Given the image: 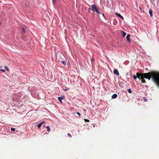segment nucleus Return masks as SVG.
<instances>
[{"instance_id":"1","label":"nucleus","mask_w":159,"mask_h":159,"mask_svg":"<svg viewBox=\"0 0 159 159\" xmlns=\"http://www.w3.org/2000/svg\"><path fill=\"white\" fill-rule=\"evenodd\" d=\"M136 76L139 80H144V78L150 80H159V72L155 71H150L146 73H136Z\"/></svg>"},{"instance_id":"2","label":"nucleus","mask_w":159,"mask_h":159,"mask_svg":"<svg viewBox=\"0 0 159 159\" xmlns=\"http://www.w3.org/2000/svg\"><path fill=\"white\" fill-rule=\"evenodd\" d=\"M91 10L93 12H96L98 14H101L102 13L100 12L98 10V8L97 7L95 4H93L92 5Z\"/></svg>"},{"instance_id":"3","label":"nucleus","mask_w":159,"mask_h":159,"mask_svg":"<svg viewBox=\"0 0 159 159\" xmlns=\"http://www.w3.org/2000/svg\"><path fill=\"white\" fill-rule=\"evenodd\" d=\"M113 73L114 75H116L117 76L119 75V73L117 69H114L113 70Z\"/></svg>"},{"instance_id":"4","label":"nucleus","mask_w":159,"mask_h":159,"mask_svg":"<svg viewBox=\"0 0 159 159\" xmlns=\"http://www.w3.org/2000/svg\"><path fill=\"white\" fill-rule=\"evenodd\" d=\"M120 32L121 34H122V37L124 38L126 35V33L125 32L122 30H121L120 31Z\"/></svg>"},{"instance_id":"5","label":"nucleus","mask_w":159,"mask_h":159,"mask_svg":"<svg viewBox=\"0 0 159 159\" xmlns=\"http://www.w3.org/2000/svg\"><path fill=\"white\" fill-rule=\"evenodd\" d=\"M115 14L116 15V16L120 17L121 19L123 20L124 19V18L123 17V16H122L120 14L116 12Z\"/></svg>"},{"instance_id":"6","label":"nucleus","mask_w":159,"mask_h":159,"mask_svg":"<svg viewBox=\"0 0 159 159\" xmlns=\"http://www.w3.org/2000/svg\"><path fill=\"white\" fill-rule=\"evenodd\" d=\"M130 35L129 34H128L126 37V39L127 41H128V42H129V43H131V41L130 39Z\"/></svg>"},{"instance_id":"7","label":"nucleus","mask_w":159,"mask_h":159,"mask_svg":"<svg viewBox=\"0 0 159 159\" xmlns=\"http://www.w3.org/2000/svg\"><path fill=\"white\" fill-rule=\"evenodd\" d=\"M64 98L65 97L64 96L61 97H59L58 98V100L62 103V99H64Z\"/></svg>"},{"instance_id":"8","label":"nucleus","mask_w":159,"mask_h":159,"mask_svg":"<svg viewBox=\"0 0 159 159\" xmlns=\"http://www.w3.org/2000/svg\"><path fill=\"white\" fill-rule=\"evenodd\" d=\"M149 14L150 15V16L151 17H152V9H150L149 10Z\"/></svg>"},{"instance_id":"9","label":"nucleus","mask_w":159,"mask_h":159,"mask_svg":"<svg viewBox=\"0 0 159 159\" xmlns=\"http://www.w3.org/2000/svg\"><path fill=\"white\" fill-rule=\"evenodd\" d=\"M131 77V74H127V75L126 79L127 80H129L130 79V78Z\"/></svg>"},{"instance_id":"10","label":"nucleus","mask_w":159,"mask_h":159,"mask_svg":"<svg viewBox=\"0 0 159 159\" xmlns=\"http://www.w3.org/2000/svg\"><path fill=\"white\" fill-rule=\"evenodd\" d=\"M154 82L159 87V80H153Z\"/></svg>"},{"instance_id":"11","label":"nucleus","mask_w":159,"mask_h":159,"mask_svg":"<svg viewBox=\"0 0 159 159\" xmlns=\"http://www.w3.org/2000/svg\"><path fill=\"white\" fill-rule=\"evenodd\" d=\"M45 122L43 121L42 122H41L40 123H39V124L38 125V127L39 128H40L41 127V126L42 124L44 123H45Z\"/></svg>"},{"instance_id":"12","label":"nucleus","mask_w":159,"mask_h":159,"mask_svg":"<svg viewBox=\"0 0 159 159\" xmlns=\"http://www.w3.org/2000/svg\"><path fill=\"white\" fill-rule=\"evenodd\" d=\"M117 97V95L116 94H114L112 95V99H114L116 98Z\"/></svg>"},{"instance_id":"13","label":"nucleus","mask_w":159,"mask_h":159,"mask_svg":"<svg viewBox=\"0 0 159 159\" xmlns=\"http://www.w3.org/2000/svg\"><path fill=\"white\" fill-rule=\"evenodd\" d=\"M58 61H61L62 63L64 65H66V61H60L59 60H58Z\"/></svg>"},{"instance_id":"14","label":"nucleus","mask_w":159,"mask_h":159,"mask_svg":"<svg viewBox=\"0 0 159 159\" xmlns=\"http://www.w3.org/2000/svg\"><path fill=\"white\" fill-rule=\"evenodd\" d=\"M94 60H95V59L93 58H91V63H92V65H93V63H94Z\"/></svg>"},{"instance_id":"15","label":"nucleus","mask_w":159,"mask_h":159,"mask_svg":"<svg viewBox=\"0 0 159 159\" xmlns=\"http://www.w3.org/2000/svg\"><path fill=\"white\" fill-rule=\"evenodd\" d=\"M46 128L47 129V131L49 132L50 129L49 127V126H46Z\"/></svg>"},{"instance_id":"16","label":"nucleus","mask_w":159,"mask_h":159,"mask_svg":"<svg viewBox=\"0 0 159 159\" xmlns=\"http://www.w3.org/2000/svg\"><path fill=\"white\" fill-rule=\"evenodd\" d=\"M133 77L134 80H136L137 79V76L136 75H133Z\"/></svg>"},{"instance_id":"17","label":"nucleus","mask_w":159,"mask_h":159,"mask_svg":"<svg viewBox=\"0 0 159 159\" xmlns=\"http://www.w3.org/2000/svg\"><path fill=\"white\" fill-rule=\"evenodd\" d=\"M5 71V70L4 69H0V73L3 72H4Z\"/></svg>"},{"instance_id":"18","label":"nucleus","mask_w":159,"mask_h":159,"mask_svg":"<svg viewBox=\"0 0 159 159\" xmlns=\"http://www.w3.org/2000/svg\"><path fill=\"white\" fill-rule=\"evenodd\" d=\"M5 69L6 70H7V71H9V69L8 68V67H7V66H5Z\"/></svg>"},{"instance_id":"19","label":"nucleus","mask_w":159,"mask_h":159,"mask_svg":"<svg viewBox=\"0 0 159 159\" xmlns=\"http://www.w3.org/2000/svg\"><path fill=\"white\" fill-rule=\"evenodd\" d=\"M56 0H52V3L53 4H54L56 3Z\"/></svg>"},{"instance_id":"20","label":"nucleus","mask_w":159,"mask_h":159,"mask_svg":"<svg viewBox=\"0 0 159 159\" xmlns=\"http://www.w3.org/2000/svg\"><path fill=\"white\" fill-rule=\"evenodd\" d=\"M84 120L85 122H89V120L88 119H84Z\"/></svg>"},{"instance_id":"21","label":"nucleus","mask_w":159,"mask_h":159,"mask_svg":"<svg viewBox=\"0 0 159 159\" xmlns=\"http://www.w3.org/2000/svg\"><path fill=\"white\" fill-rule=\"evenodd\" d=\"M11 131H15V128H11Z\"/></svg>"},{"instance_id":"22","label":"nucleus","mask_w":159,"mask_h":159,"mask_svg":"<svg viewBox=\"0 0 159 159\" xmlns=\"http://www.w3.org/2000/svg\"><path fill=\"white\" fill-rule=\"evenodd\" d=\"M128 92L129 93H131V90L130 89H128Z\"/></svg>"},{"instance_id":"23","label":"nucleus","mask_w":159,"mask_h":159,"mask_svg":"<svg viewBox=\"0 0 159 159\" xmlns=\"http://www.w3.org/2000/svg\"><path fill=\"white\" fill-rule=\"evenodd\" d=\"M67 65L68 66H70V62H69V61H68L67 62Z\"/></svg>"},{"instance_id":"24","label":"nucleus","mask_w":159,"mask_h":159,"mask_svg":"<svg viewBox=\"0 0 159 159\" xmlns=\"http://www.w3.org/2000/svg\"><path fill=\"white\" fill-rule=\"evenodd\" d=\"M102 16H103V17L106 20V17H105V16L104 14H103H103H102Z\"/></svg>"},{"instance_id":"25","label":"nucleus","mask_w":159,"mask_h":159,"mask_svg":"<svg viewBox=\"0 0 159 159\" xmlns=\"http://www.w3.org/2000/svg\"><path fill=\"white\" fill-rule=\"evenodd\" d=\"M67 135L69 137H72L71 135L70 134L68 133Z\"/></svg>"},{"instance_id":"26","label":"nucleus","mask_w":159,"mask_h":159,"mask_svg":"<svg viewBox=\"0 0 159 159\" xmlns=\"http://www.w3.org/2000/svg\"><path fill=\"white\" fill-rule=\"evenodd\" d=\"M141 82L143 83H145V80H141Z\"/></svg>"},{"instance_id":"27","label":"nucleus","mask_w":159,"mask_h":159,"mask_svg":"<svg viewBox=\"0 0 159 159\" xmlns=\"http://www.w3.org/2000/svg\"><path fill=\"white\" fill-rule=\"evenodd\" d=\"M76 113V114H77L78 115H79L80 116V113L79 112H77Z\"/></svg>"},{"instance_id":"28","label":"nucleus","mask_w":159,"mask_h":159,"mask_svg":"<svg viewBox=\"0 0 159 159\" xmlns=\"http://www.w3.org/2000/svg\"><path fill=\"white\" fill-rule=\"evenodd\" d=\"M148 101V100L147 99H144V101L145 102H147Z\"/></svg>"},{"instance_id":"29","label":"nucleus","mask_w":159,"mask_h":159,"mask_svg":"<svg viewBox=\"0 0 159 159\" xmlns=\"http://www.w3.org/2000/svg\"><path fill=\"white\" fill-rule=\"evenodd\" d=\"M22 29L23 31V32H25V29L24 28H22Z\"/></svg>"},{"instance_id":"30","label":"nucleus","mask_w":159,"mask_h":159,"mask_svg":"<svg viewBox=\"0 0 159 159\" xmlns=\"http://www.w3.org/2000/svg\"><path fill=\"white\" fill-rule=\"evenodd\" d=\"M91 10V9L89 7V11H88V12H89V11H90V10Z\"/></svg>"},{"instance_id":"31","label":"nucleus","mask_w":159,"mask_h":159,"mask_svg":"<svg viewBox=\"0 0 159 159\" xmlns=\"http://www.w3.org/2000/svg\"><path fill=\"white\" fill-rule=\"evenodd\" d=\"M68 89H65L64 90V91H66L67 90H68Z\"/></svg>"},{"instance_id":"32","label":"nucleus","mask_w":159,"mask_h":159,"mask_svg":"<svg viewBox=\"0 0 159 159\" xmlns=\"http://www.w3.org/2000/svg\"><path fill=\"white\" fill-rule=\"evenodd\" d=\"M145 70H148V68H146L145 69Z\"/></svg>"},{"instance_id":"33","label":"nucleus","mask_w":159,"mask_h":159,"mask_svg":"<svg viewBox=\"0 0 159 159\" xmlns=\"http://www.w3.org/2000/svg\"><path fill=\"white\" fill-rule=\"evenodd\" d=\"M158 14H159V11H158Z\"/></svg>"},{"instance_id":"34","label":"nucleus","mask_w":159,"mask_h":159,"mask_svg":"<svg viewBox=\"0 0 159 159\" xmlns=\"http://www.w3.org/2000/svg\"><path fill=\"white\" fill-rule=\"evenodd\" d=\"M0 2H1V1H0Z\"/></svg>"}]
</instances>
